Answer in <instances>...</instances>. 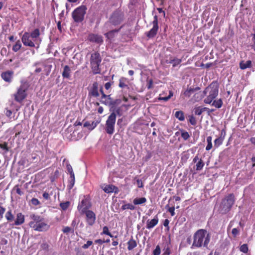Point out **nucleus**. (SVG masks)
I'll return each mask as SVG.
<instances>
[{
	"label": "nucleus",
	"mask_w": 255,
	"mask_h": 255,
	"mask_svg": "<svg viewBox=\"0 0 255 255\" xmlns=\"http://www.w3.org/2000/svg\"><path fill=\"white\" fill-rule=\"evenodd\" d=\"M169 221L168 219L164 220L163 222V226L167 228V230H169Z\"/></svg>",
	"instance_id": "obj_62"
},
{
	"label": "nucleus",
	"mask_w": 255,
	"mask_h": 255,
	"mask_svg": "<svg viewBox=\"0 0 255 255\" xmlns=\"http://www.w3.org/2000/svg\"><path fill=\"white\" fill-rule=\"evenodd\" d=\"M75 181V175H70V178L68 181V188L69 189H71L73 187Z\"/></svg>",
	"instance_id": "obj_36"
},
{
	"label": "nucleus",
	"mask_w": 255,
	"mask_h": 255,
	"mask_svg": "<svg viewBox=\"0 0 255 255\" xmlns=\"http://www.w3.org/2000/svg\"><path fill=\"white\" fill-rule=\"evenodd\" d=\"M92 207L91 198L89 195H86L83 196V199L78 204L77 208L81 214H83L84 212L89 210Z\"/></svg>",
	"instance_id": "obj_10"
},
{
	"label": "nucleus",
	"mask_w": 255,
	"mask_h": 255,
	"mask_svg": "<svg viewBox=\"0 0 255 255\" xmlns=\"http://www.w3.org/2000/svg\"><path fill=\"white\" fill-rule=\"evenodd\" d=\"M212 136H209L207 137V145L206 147V150H209L212 148Z\"/></svg>",
	"instance_id": "obj_41"
},
{
	"label": "nucleus",
	"mask_w": 255,
	"mask_h": 255,
	"mask_svg": "<svg viewBox=\"0 0 255 255\" xmlns=\"http://www.w3.org/2000/svg\"><path fill=\"white\" fill-rule=\"evenodd\" d=\"M146 199L145 197L141 198H135L133 200V203L134 205H141L146 202Z\"/></svg>",
	"instance_id": "obj_32"
},
{
	"label": "nucleus",
	"mask_w": 255,
	"mask_h": 255,
	"mask_svg": "<svg viewBox=\"0 0 255 255\" xmlns=\"http://www.w3.org/2000/svg\"><path fill=\"white\" fill-rule=\"evenodd\" d=\"M211 104L212 106L217 109H220L223 105V101L221 99H219L217 100H214Z\"/></svg>",
	"instance_id": "obj_35"
},
{
	"label": "nucleus",
	"mask_w": 255,
	"mask_h": 255,
	"mask_svg": "<svg viewBox=\"0 0 255 255\" xmlns=\"http://www.w3.org/2000/svg\"><path fill=\"white\" fill-rule=\"evenodd\" d=\"M121 209L122 210H125L127 209L134 210L135 209V207L131 204L128 203L122 205L121 207Z\"/></svg>",
	"instance_id": "obj_39"
},
{
	"label": "nucleus",
	"mask_w": 255,
	"mask_h": 255,
	"mask_svg": "<svg viewBox=\"0 0 255 255\" xmlns=\"http://www.w3.org/2000/svg\"><path fill=\"white\" fill-rule=\"evenodd\" d=\"M251 36H252V39L251 46L252 48L254 50V51L255 52V34L252 33L251 34Z\"/></svg>",
	"instance_id": "obj_49"
},
{
	"label": "nucleus",
	"mask_w": 255,
	"mask_h": 255,
	"mask_svg": "<svg viewBox=\"0 0 255 255\" xmlns=\"http://www.w3.org/2000/svg\"><path fill=\"white\" fill-rule=\"evenodd\" d=\"M5 211V208L3 206H0V219H1L3 218V214Z\"/></svg>",
	"instance_id": "obj_60"
},
{
	"label": "nucleus",
	"mask_w": 255,
	"mask_h": 255,
	"mask_svg": "<svg viewBox=\"0 0 255 255\" xmlns=\"http://www.w3.org/2000/svg\"><path fill=\"white\" fill-rule=\"evenodd\" d=\"M158 218L157 215H155L153 219L148 220L146 222V228L150 229L155 227L158 223Z\"/></svg>",
	"instance_id": "obj_21"
},
{
	"label": "nucleus",
	"mask_w": 255,
	"mask_h": 255,
	"mask_svg": "<svg viewBox=\"0 0 255 255\" xmlns=\"http://www.w3.org/2000/svg\"><path fill=\"white\" fill-rule=\"evenodd\" d=\"M252 64V62L251 60H248L246 62L242 60L239 63V66L242 70H245L248 68H251Z\"/></svg>",
	"instance_id": "obj_25"
},
{
	"label": "nucleus",
	"mask_w": 255,
	"mask_h": 255,
	"mask_svg": "<svg viewBox=\"0 0 255 255\" xmlns=\"http://www.w3.org/2000/svg\"><path fill=\"white\" fill-rule=\"evenodd\" d=\"M43 197L45 199H46V200H48L50 198V196H49V195L48 194V193L46 192H45L43 193Z\"/></svg>",
	"instance_id": "obj_63"
},
{
	"label": "nucleus",
	"mask_w": 255,
	"mask_h": 255,
	"mask_svg": "<svg viewBox=\"0 0 255 255\" xmlns=\"http://www.w3.org/2000/svg\"><path fill=\"white\" fill-rule=\"evenodd\" d=\"M152 23L153 25L152 28L149 31L146 32L145 33L147 37H148L149 39L154 38L157 34L159 29V26L158 17L157 15H155L154 16L153 20Z\"/></svg>",
	"instance_id": "obj_11"
},
{
	"label": "nucleus",
	"mask_w": 255,
	"mask_h": 255,
	"mask_svg": "<svg viewBox=\"0 0 255 255\" xmlns=\"http://www.w3.org/2000/svg\"><path fill=\"white\" fill-rule=\"evenodd\" d=\"M90 67L93 74L94 75L100 74L101 69L100 68L102 62V57L99 52H95L91 54L90 59Z\"/></svg>",
	"instance_id": "obj_3"
},
{
	"label": "nucleus",
	"mask_w": 255,
	"mask_h": 255,
	"mask_svg": "<svg viewBox=\"0 0 255 255\" xmlns=\"http://www.w3.org/2000/svg\"><path fill=\"white\" fill-rule=\"evenodd\" d=\"M13 75V72L8 70L2 72L1 74V77L5 82L10 83L12 81Z\"/></svg>",
	"instance_id": "obj_19"
},
{
	"label": "nucleus",
	"mask_w": 255,
	"mask_h": 255,
	"mask_svg": "<svg viewBox=\"0 0 255 255\" xmlns=\"http://www.w3.org/2000/svg\"><path fill=\"white\" fill-rule=\"evenodd\" d=\"M5 218L8 222H12L14 220V216L12 214V211L9 209L5 214Z\"/></svg>",
	"instance_id": "obj_33"
},
{
	"label": "nucleus",
	"mask_w": 255,
	"mask_h": 255,
	"mask_svg": "<svg viewBox=\"0 0 255 255\" xmlns=\"http://www.w3.org/2000/svg\"><path fill=\"white\" fill-rule=\"evenodd\" d=\"M21 47V44L20 43V40H18L15 42V44L12 46V49L14 52H16L18 51Z\"/></svg>",
	"instance_id": "obj_40"
},
{
	"label": "nucleus",
	"mask_w": 255,
	"mask_h": 255,
	"mask_svg": "<svg viewBox=\"0 0 255 255\" xmlns=\"http://www.w3.org/2000/svg\"><path fill=\"white\" fill-rule=\"evenodd\" d=\"M62 231L64 233L68 234L70 232H74V230H72L70 227H65L63 230Z\"/></svg>",
	"instance_id": "obj_57"
},
{
	"label": "nucleus",
	"mask_w": 255,
	"mask_h": 255,
	"mask_svg": "<svg viewBox=\"0 0 255 255\" xmlns=\"http://www.w3.org/2000/svg\"><path fill=\"white\" fill-rule=\"evenodd\" d=\"M100 92V94L101 95L100 102L106 105H110L111 103L110 101V95H107L105 94L103 86L101 87Z\"/></svg>",
	"instance_id": "obj_18"
},
{
	"label": "nucleus",
	"mask_w": 255,
	"mask_h": 255,
	"mask_svg": "<svg viewBox=\"0 0 255 255\" xmlns=\"http://www.w3.org/2000/svg\"><path fill=\"white\" fill-rule=\"evenodd\" d=\"M219 85L217 81H213L204 90L205 96L207 97L204 100V102L207 104H211L214 100L217 97L219 93Z\"/></svg>",
	"instance_id": "obj_2"
},
{
	"label": "nucleus",
	"mask_w": 255,
	"mask_h": 255,
	"mask_svg": "<svg viewBox=\"0 0 255 255\" xmlns=\"http://www.w3.org/2000/svg\"><path fill=\"white\" fill-rule=\"evenodd\" d=\"M163 253L162 255H170L171 254L170 249L168 246L166 247H164L163 249Z\"/></svg>",
	"instance_id": "obj_53"
},
{
	"label": "nucleus",
	"mask_w": 255,
	"mask_h": 255,
	"mask_svg": "<svg viewBox=\"0 0 255 255\" xmlns=\"http://www.w3.org/2000/svg\"><path fill=\"white\" fill-rule=\"evenodd\" d=\"M103 190L107 193L113 192L115 193H118L119 192L118 187L112 184L106 185L105 187L103 188Z\"/></svg>",
	"instance_id": "obj_22"
},
{
	"label": "nucleus",
	"mask_w": 255,
	"mask_h": 255,
	"mask_svg": "<svg viewBox=\"0 0 255 255\" xmlns=\"http://www.w3.org/2000/svg\"><path fill=\"white\" fill-rule=\"evenodd\" d=\"M189 121L190 124L193 126H195L197 124L195 118L192 115L189 116Z\"/></svg>",
	"instance_id": "obj_55"
},
{
	"label": "nucleus",
	"mask_w": 255,
	"mask_h": 255,
	"mask_svg": "<svg viewBox=\"0 0 255 255\" xmlns=\"http://www.w3.org/2000/svg\"><path fill=\"white\" fill-rule=\"evenodd\" d=\"M153 85V80L152 79H148L147 80V88L148 89H150L152 88Z\"/></svg>",
	"instance_id": "obj_59"
},
{
	"label": "nucleus",
	"mask_w": 255,
	"mask_h": 255,
	"mask_svg": "<svg viewBox=\"0 0 255 255\" xmlns=\"http://www.w3.org/2000/svg\"><path fill=\"white\" fill-rule=\"evenodd\" d=\"M182 60L177 58H173L171 56H170L169 60H166V63L167 64H172L173 67H176L177 65L180 64Z\"/></svg>",
	"instance_id": "obj_24"
},
{
	"label": "nucleus",
	"mask_w": 255,
	"mask_h": 255,
	"mask_svg": "<svg viewBox=\"0 0 255 255\" xmlns=\"http://www.w3.org/2000/svg\"><path fill=\"white\" fill-rule=\"evenodd\" d=\"M192 162L196 163L194 168L197 171L201 170L205 165L203 160L201 158H199L198 154H197L193 158Z\"/></svg>",
	"instance_id": "obj_16"
},
{
	"label": "nucleus",
	"mask_w": 255,
	"mask_h": 255,
	"mask_svg": "<svg viewBox=\"0 0 255 255\" xmlns=\"http://www.w3.org/2000/svg\"><path fill=\"white\" fill-rule=\"evenodd\" d=\"M98 122L93 121H86L84 122L83 126L84 127L88 128L89 130L93 129L97 126Z\"/></svg>",
	"instance_id": "obj_30"
},
{
	"label": "nucleus",
	"mask_w": 255,
	"mask_h": 255,
	"mask_svg": "<svg viewBox=\"0 0 255 255\" xmlns=\"http://www.w3.org/2000/svg\"><path fill=\"white\" fill-rule=\"evenodd\" d=\"M192 246L197 248H207L210 241L211 235L204 229L198 230L194 235Z\"/></svg>",
	"instance_id": "obj_1"
},
{
	"label": "nucleus",
	"mask_w": 255,
	"mask_h": 255,
	"mask_svg": "<svg viewBox=\"0 0 255 255\" xmlns=\"http://www.w3.org/2000/svg\"><path fill=\"white\" fill-rule=\"evenodd\" d=\"M240 250L244 253H247L249 251L248 245L246 244L242 245L240 248Z\"/></svg>",
	"instance_id": "obj_47"
},
{
	"label": "nucleus",
	"mask_w": 255,
	"mask_h": 255,
	"mask_svg": "<svg viewBox=\"0 0 255 255\" xmlns=\"http://www.w3.org/2000/svg\"><path fill=\"white\" fill-rule=\"evenodd\" d=\"M206 108H202L201 107H198L195 108V114L196 115L200 116L203 112L206 111Z\"/></svg>",
	"instance_id": "obj_42"
},
{
	"label": "nucleus",
	"mask_w": 255,
	"mask_h": 255,
	"mask_svg": "<svg viewBox=\"0 0 255 255\" xmlns=\"http://www.w3.org/2000/svg\"><path fill=\"white\" fill-rule=\"evenodd\" d=\"M30 218L32 221L29 223V226L30 227L31 223H33L34 224H36L42 221V218L40 216L36 215L35 214L31 215Z\"/></svg>",
	"instance_id": "obj_27"
},
{
	"label": "nucleus",
	"mask_w": 255,
	"mask_h": 255,
	"mask_svg": "<svg viewBox=\"0 0 255 255\" xmlns=\"http://www.w3.org/2000/svg\"><path fill=\"white\" fill-rule=\"evenodd\" d=\"M30 228L36 231L44 232L47 231L50 226L47 224L41 221L36 224H34L33 223H31Z\"/></svg>",
	"instance_id": "obj_12"
},
{
	"label": "nucleus",
	"mask_w": 255,
	"mask_h": 255,
	"mask_svg": "<svg viewBox=\"0 0 255 255\" xmlns=\"http://www.w3.org/2000/svg\"><path fill=\"white\" fill-rule=\"evenodd\" d=\"M25 217L24 215L22 213H18L16 214V220L14 221L13 225L19 226L21 225L24 223Z\"/></svg>",
	"instance_id": "obj_23"
},
{
	"label": "nucleus",
	"mask_w": 255,
	"mask_h": 255,
	"mask_svg": "<svg viewBox=\"0 0 255 255\" xmlns=\"http://www.w3.org/2000/svg\"><path fill=\"white\" fill-rule=\"evenodd\" d=\"M101 234L102 235H106L109 236H110L111 238L113 237V236L112 235V234L110 232L109 230V228L107 226H104L103 228V232L101 233Z\"/></svg>",
	"instance_id": "obj_44"
},
{
	"label": "nucleus",
	"mask_w": 255,
	"mask_h": 255,
	"mask_svg": "<svg viewBox=\"0 0 255 255\" xmlns=\"http://www.w3.org/2000/svg\"><path fill=\"white\" fill-rule=\"evenodd\" d=\"M205 96L204 90L202 91H199L198 92L194 93V94L192 96L191 101L193 102H198L201 101Z\"/></svg>",
	"instance_id": "obj_20"
},
{
	"label": "nucleus",
	"mask_w": 255,
	"mask_h": 255,
	"mask_svg": "<svg viewBox=\"0 0 255 255\" xmlns=\"http://www.w3.org/2000/svg\"><path fill=\"white\" fill-rule=\"evenodd\" d=\"M224 141L223 137H219L216 138L214 140V146L216 147H218L220 145H221Z\"/></svg>",
	"instance_id": "obj_43"
},
{
	"label": "nucleus",
	"mask_w": 255,
	"mask_h": 255,
	"mask_svg": "<svg viewBox=\"0 0 255 255\" xmlns=\"http://www.w3.org/2000/svg\"><path fill=\"white\" fill-rule=\"evenodd\" d=\"M122 27L123 26H121L118 29H114L111 30L105 33V35L108 39H112L115 37V34L118 32Z\"/></svg>",
	"instance_id": "obj_31"
},
{
	"label": "nucleus",
	"mask_w": 255,
	"mask_h": 255,
	"mask_svg": "<svg viewBox=\"0 0 255 255\" xmlns=\"http://www.w3.org/2000/svg\"><path fill=\"white\" fill-rule=\"evenodd\" d=\"M0 148L3 150L5 153L9 151L8 143L6 142H4L2 143H0Z\"/></svg>",
	"instance_id": "obj_46"
},
{
	"label": "nucleus",
	"mask_w": 255,
	"mask_h": 255,
	"mask_svg": "<svg viewBox=\"0 0 255 255\" xmlns=\"http://www.w3.org/2000/svg\"><path fill=\"white\" fill-rule=\"evenodd\" d=\"M87 7L85 5H81L76 8L72 13V17L75 22L79 23L83 21L86 13Z\"/></svg>",
	"instance_id": "obj_6"
},
{
	"label": "nucleus",
	"mask_w": 255,
	"mask_h": 255,
	"mask_svg": "<svg viewBox=\"0 0 255 255\" xmlns=\"http://www.w3.org/2000/svg\"><path fill=\"white\" fill-rule=\"evenodd\" d=\"M181 137L186 140L190 137V135L187 131H184L181 132Z\"/></svg>",
	"instance_id": "obj_52"
},
{
	"label": "nucleus",
	"mask_w": 255,
	"mask_h": 255,
	"mask_svg": "<svg viewBox=\"0 0 255 255\" xmlns=\"http://www.w3.org/2000/svg\"><path fill=\"white\" fill-rule=\"evenodd\" d=\"M84 214L86 215V221L87 224L90 226H93L96 222V216L95 213L89 210L84 212Z\"/></svg>",
	"instance_id": "obj_14"
},
{
	"label": "nucleus",
	"mask_w": 255,
	"mask_h": 255,
	"mask_svg": "<svg viewBox=\"0 0 255 255\" xmlns=\"http://www.w3.org/2000/svg\"><path fill=\"white\" fill-rule=\"evenodd\" d=\"M232 233L234 237H236L239 234V230L237 228H234L232 229Z\"/></svg>",
	"instance_id": "obj_61"
},
{
	"label": "nucleus",
	"mask_w": 255,
	"mask_h": 255,
	"mask_svg": "<svg viewBox=\"0 0 255 255\" xmlns=\"http://www.w3.org/2000/svg\"><path fill=\"white\" fill-rule=\"evenodd\" d=\"M101 86H102L100 85L97 81L90 84L87 88L88 91V98L91 99L93 98H97L99 97L100 95V90Z\"/></svg>",
	"instance_id": "obj_7"
},
{
	"label": "nucleus",
	"mask_w": 255,
	"mask_h": 255,
	"mask_svg": "<svg viewBox=\"0 0 255 255\" xmlns=\"http://www.w3.org/2000/svg\"><path fill=\"white\" fill-rule=\"evenodd\" d=\"M116 121V114L113 112L110 115L106 122L105 130L107 133L112 134L114 132Z\"/></svg>",
	"instance_id": "obj_9"
},
{
	"label": "nucleus",
	"mask_w": 255,
	"mask_h": 255,
	"mask_svg": "<svg viewBox=\"0 0 255 255\" xmlns=\"http://www.w3.org/2000/svg\"><path fill=\"white\" fill-rule=\"evenodd\" d=\"M124 14L120 10H116L114 11L110 16L109 22L114 26L121 24L124 20Z\"/></svg>",
	"instance_id": "obj_8"
},
{
	"label": "nucleus",
	"mask_w": 255,
	"mask_h": 255,
	"mask_svg": "<svg viewBox=\"0 0 255 255\" xmlns=\"http://www.w3.org/2000/svg\"><path fill=\"white\" fill-rule=\"evenodd\" d=\"M128 80L126 77H122L119 80V86L121 88H128Z\"/></svg>",
	"instance_id": "obj_29"
},
{
	"label": "nucleus",
	"mask_w": 255,
	"mask_h": 255,
	"mask_svg": "<svg viewBox=\"0 0 255 255\" xmlns=\"http://www.w3.org/2000/svg\"><path fill=\"white\" fill-rule=\"evenodd\" d=\"M111 83L110 82H107L105 84V88L106 90H109L111 87Z\"/></svg>",
	"instance_id": "obj_64"
},
{
	"label": "nucleus",
	"mask_w": 255,
	"mask_h": 255,
	"mask_svg": "<svg viewBox=\"0 0 255 255\" xmlns=\"http://www.w3.org/2000/svg\"><path fill=\"white\" fill-rule=\"evenodd\" d=\"M173 95V93L172 91H169V95L167 97H159L158 98V100H163L164 101H168Z\"/></svg>",
	"instance_id": "obj_45"
},
{
	"label": "nucleus",
	"mask_w": 255,
	"mask_h": 255,
	"mask_svg": "<svg viewBox=\"0 0 255 255\" xmlns=\"http://www.w3.org/2000/svg\"><path fill=\"white\" fill-rule=\"evenodd\" d=\"M21 41L23 45L30 47H34L35 46V41H33L29 35V32H25L21 37Z\"/></svg>",
	"instance_id": "obj_13"
},
{
	"label": "nucleus",
	"mask_w": 255,
	"mask_h": 255,
	"mask_svg": "<svg viewBox=\"0 0 255 255\" xmlns=\"http://www.w3.org/2000/svg\"><path fill=\"white\" fill-rule=\"evenodd\" d=\"M70 203L69 202H66L63 203H61L60 204V206L61 209L63 210H66L69 206Z\"/></svg>",
	"instance_id": "obj_48"
},
{
	"label": "nucleus",
	"mask_w": 255,
	"mask_h": 255,
	"mask_svg": "<svg viewBox=\"0 0 255 255\" xmlns=\"http://www.w3.org/2000/svg\"><path fill=\"white\" fill-rule=\"evenodd\" d=\"M161 249L159 245L156 246L155 249L153 251V255H160Z\"/></svg>",
	"instance_id": "obj_50"
},
{
	"label": "nucleus",
	"mask_w": 255,
	"mask_h": 255,
	"mask_svg": "<svg viewBox=\"0 0 255 255\" xmlns=\"http://www.w3.org/2000/svg\"><path fill=\"white\" fill-rule=\"evenodd\" d=\"M200 90V88L199 87L195 88H188L186 90L181 92V97H182L184 99L185 98H189L193 94Z\"/></svg>",
	"instance_id": "obj_15"
},
{
	"label": "nucleus",
	"mask_w": 255,
	"mask_h": 255,
	"mask_svg": "<svg viewBox=\"0 0 255 255\" xmlns=\"http://www.w3.org/2000/svg\"><path fill=\"white\" fill-rule=\"evenodd\" d=\"M28 86L27 83H23L21 84L19 87L17 88V90L15 93L13 94L14 100L16 102L21 104L27 96V91Z\"/></svg>",
	"instance_id": "obj_4"
},
{
	"label": "nucleus",
	"mask_w": 255,
	"mask_h": 255,
	"mask_svg": "<svg viewBox=\"0 0 255 255\" xmlns=\"http://www.w3.org/2000/svg\"><path fill=\"white\" fill-rule=\"evenodd\" d=\"M175 117L180 121H183L185 120L184 113L181 111L176 112Z\"/></svg>",
	"instance_id": "obj_38"
},
{
	"label": "nucleus",
	"mask_w": 255,
	"mask_h": 255,
	"mask_svg": "<svg viewBox=\"0 0 255 255\" xmlns=\"http://www.w3.org/2000/svg\"><path fill=\"white\" fill-rule=\"evenodd\" d=\"M29 35L33 41H36L40 36V31L38 28L33 30L31 33H29Z\"/></svg>",
	"instance_id": "obj_28"
},
{
	"label": "nucleus",
	"mask_w": 255,
	"mask_h": 255,
	"mask_svg": "<svg viewBox=\"0 0 255 255\" xmlns=\"http://www.w3.org/2000/svg\"><path fill=\"white\" fill-rule=\"evenodd\" d=\"M165 209L170 213L171 216H174L175 215V207L173 204L170 207L169 204L165 206Z\"/></svg>",
	"instance_id": "obj_37"
},
{
	"label": "nucleus",
	"mask_w": 255,
	"mask_h": 255,
	"mask_svg": "<svg viewBox=\"0 0 255 255\" xmlns=\"http://www.w3.org/2000/svg\"><path fill=\"white\" fill-rule=\"evenodd\" d=\"M13 190H15L16 193L20 196H21L23 194V192L21 191L18 185H15L13 187Z\"/></svg>",
	"instance_id": "obj_51"
},
{
	"label": "nucleus",
	"mask_w": 255,
	"mask_h": 255,
	"mask_svg": "<svg viewBox=\"0 0 255 255\" xmlns=\"http://www.w3.org/2000/svg\"><path fill=\"white\" fill-rule=\"evenodd\" d=\"M62 75L64 78L69 79L71 76V69L68 65L64 67Z\"/></svg>",
	"instance_id": "obj_26"
},
{
	"label": "nucleus",
	"mask_w": 255,
	"mask_h": 255,
	"mask_svg": "<svg viewBox=\"0 0 255 255\" xmlns=\"http://www.w3.org/2000/svg\"><path fill=\"white\" fill-rule=\"evenodd\" d=\"M88 39L91 42L100 44L103 42V39L102 36L98 34L91 33L89 34Z\"/></svg>",
	"instance_id": "obj_17"
},
{
	"label": "nucleus",
	"mask_w": 255,
	"mask_h": 255,
	"mask_svg": "<svg viewBox=\"0 0 255 255\" xmlns=\"http://www.w3.org/2000/svg\"><path fill=\"white\" fill-rule=\"evenodd\" d=\"M31 204L33 205H34V206H37V205H38L40 204V202L39 201L36 199V198H33L31 199V201H30Z\"/></svg>",
	"instance_id": "obj_58"
},
{
	"label": "nucleus",
	"mask_w": 255,
	"mask_h": 255,
	"mask_svg": "<svg viewBox=\"0 0 255 255\" xmlns=\"http://www.w3.org/2000/svg\"><path fill=\"white\" fill-rule=\"evenodd\" d=\"M128 249L129 251H131L135 248L137 246L136 242L132 238L128 242Z\"/></svg>",
	"instance_id": "obj_34"
},
{
	"label": "nucleus",
	"mask_w": 255,
	"mask_h": 255,
	"mask_svg": "<svg viewBox=\"0 0 255 255\" xmlns=\"http://www.w3.org/2000/svg\"><path fill=\"white\" fill-rule=\"evenodd\" d=\"M66 167H67V170L68 171V172L69 173L70 175H74V173L73 172L72 166L70 164L68 163V164H67Z\"/></svg>",
	"instance_id": "obj_56"
},
{
	"label": "nucleus",
	"mask_w": 255,
	"mask_h": 255,
	"mask_svg": "<svg viewBox=\"0 0 255 255\" xmlns=\"http://www.w3.org/2000/svg\"><path fill=\"white\" fill-rule=\"evenodd\" d=\"M235 202V197L233 193L226 196L223 200L221 204V212L226 214L230 211Z\"/></svg>",
	"instance_id": "obj_5"
},
{
	"label": "nucleus",
	"mask_w": 255,
	"mask_h": 255,
	"mask_svg": "<svg viewBox=\"0 0 255 255\" xmlns=\"http://www.w3.org/2000/svg\"><path fill=\"white\" fill-rule=\"evenodd\" d=\"M93 243L92 241H88L86 244H84L82 246V248L83 249H87L93 245Z\"/></svg>",
	"instance_id": "obj_54"
}]
</instances>
